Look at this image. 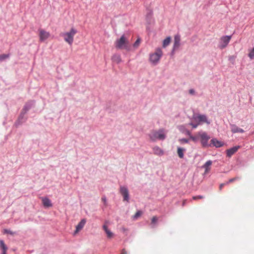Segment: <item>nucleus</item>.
<instances>
[{"label": "nucleus", "instance_id": "1", "mask_svg": "<svg viewBox=\"0 0 254 254\" xmlns=\"http://www.w3.org/2000/svg\"><path fill=\"white\" fill-rule=\"evenodd\" d=\"M116 48L119 49H125L130 50L129 42L128 37L123 34L120 39L117 40L115 43Z\"/></svg>", "mask_w": 254, "mask_h": 254}, {"label": "nucleus", "instance_id": "2", "mask_svg": "<svg viewBox=\"0 0 254 254\" xmlns=\"http://www.w3.org/2000/svg\"><path fill=\"white\" fill-rule=\"evenodd\" d=\"M149 136L152 141H156L157 139L163 140L166 138V133L164 129L153 130L150 132Z\"/></svg>", "mask_w": 254, "mask_h": 254}, {"label": "nucleus", "instance_id": "3", "mask_svg": "<svg viewBox=\"0 0 254 254\" xmlns=\"http://www.w3.org/2000/svg\"><path fill=\"white\" fill-rule=\"evenodd\" d=\"M76 33V30L72 28L69 32L62 34V36L64 37V41L71 45L73 42V38Z\"/></svg>", "mask_w": 254, "mask_h": 254}, {"label": "nucleus", "instance_id": "4", "mask_svg": "<svg viewBox=\"0 0 254 254\" xmlns=\"http://www.w3.org/2000/svg\"><path fill=\"white\" fill-rule=\"evenodd\" d=\"M198 135L203 147H208L211 146V144L208 143V140L210 137L206 132L204 131L198 132Z\"/></svg>", "mask_w": 254, "mask_h": 254}, {"label": "nucleus", "instance_id": "5", "mask_svg": "<svg viewBox=\"0 0 254 254\" xmlns=\"http://www.w3.org/2000/svg\"><path fill=\"white\" fill-rule=\"evenodd\" d=\"M163 54L162 51L160 48L156 49L154 53L150 55V61L153 64H157L160 60Z\"/></svg>", "mask_w": 254, "mask_h": 254}, {"label": "nucleus", "instance_id": "6", "mask_svg": "<svg viewBox=\"0 0 254 254\" xmlns=\"http://www.w3.org/2000/svg\"><path fill=\"white\" fill-rule=\"evenodd\" d=\"M231 39V36H222L220 39L218 47L221 49H223L227 47Z\"/></svg>", "mask_w": 254, "mask_h": 254}, {"label": "nucleus", "instance_id": "7", "mask_svg": "<svg viewBox=\"0 0 254 254\" xmlns=\"http://www.w3.org/2000/svg\"><path fill=\"white\" fill-rule=\"evenodd\" d=\"M194 122L199 123V125L202 123H206L209 124L206 116L203 115H198L194 116L193 117Z\"/></svg>", "mask_w": 254, "mask_h": 254}, {"label": "nucleus", "instance_id": "8", "mask_svg": "<svg viewBox=\"0 0 254 254\" xmlns=\"http://www.w3.org/2000/svg\"><path fill=\"white\" fill-rule=\"evenodd\" d=\"M109 224V222L108 221H106L104 222V225H103V229L105 232L107 237L109 239L112 238L114 235V233L108 228V225Z\"/></svg>", "mask_w": 254, "mask_h": 254}, {"label": "nucleus", "instance_id": "9", "mask_svg": "<svg viewBox=\"0 0 254 254\" xmlns=\"http://www.w3.org/2000/svg\"><path fill=\"white\" fill-rule=\"evenodd\" d=\"M39 38L41 41H44L47 39L50 36L49 32H47L44 29H40L39 30Z\"/></svg>", "mask_w": 254, "mask_h": 254}, {"label": "nucleus", "instance_id": "10", "mask_svg": "<svg viewBox=\"0 0 254 254\" xmlns=\"http://www.w3.org/2000/svg\"><path fill=\"white\" fill-rule=\"evenodd\" d=\"M120 192L124 197V200L128 202L129 200V195L127 189L125 187H121Z\"/></svg>", "mask_w": 254, "mask_h": 254}, {"label": "nucleus", "instance_id": "11", "mask_svg": "<svg viewBox=\"0 0 254 254\" xmlns=\"http://www.w3.org/2000/svg\"><path fill=\"white\" fill-rule=\"evenodd\" d=\"M240 148L239 146H236L227 149L226 151L227 156L229 157H231L234 154H235Z\"/></svg>", "mask_w": 254, "mask_h": 254}, {"label": "nucleus", "instance_id": "12", "mask_svg": "<svg viewBox=\"0 0 254 254\" xmlns=\"http://www.w3.org/2000/svg\"><path fill=\"white\" fill-rule=\"evenodd\" d=\"M86 219H83L78 224V225L76 227V230L74 232V234L77 233L80 230H81L83 227L84 226L86 223Z\"/></svg>", "mask_w": 254, "mask_h": 254}, {"label": "nucleus", "instance_id": "13", "mask_svg": "<svg viewBox=\"0 0 254 254\" xmlns=\"http://www.w3.org/2000/svg\"><path fill=\"white\" fill-rule=\"evenodd\" d=\"M181 38L179 35H176L174 37V43L173 46V50L178 48L180 45Z\"/></svg>", "mask_w": 254, "mask_h": 254}, {"label": "nucleus", "instance_id": "14", "mask_svg": "<svg viewBox=\"0 0 254 254\" xmlns=\"http://www.w3.org/2000/svg\"><path fill=\"white\" fill-rule=\"evenodd\" d=\"M43 204L45 207H50L52 206V204L51 200L46 197H41Z\"/></svg>", "mask_w": 254, "mask_h": 254}, {"label": "nucleus", "instance_id": "15", "mask_svg": "<svg viewBox=\"0 0 254 254\" xmlns=\"http://www.w3.org/2000/svg\"><path fill=\"white\" fill-rule=\"evenodd\" d=\"M153 151L154 154L158 156H162L164 154L163 150L158 146L153 147Z\"/></svg>", "mask_w": 254, "mask_h": 254}, {"label": "nucleus", "instance_id": "16", "mask_svg": "<svg viewBox=\"0 0 254 254\" xmlns=\"http://www.w3.org/2000/svg\"><path fill=\"white\" fill-rule=\"evenodd\" d=\"M211 144L216 147H221L223 145V143L218 140L216 138H213L211 140Z\"/></svg>", "mask_w": 254, "mask_h": 254}, {"label": "nucleus", "instance_id": "17", "mask_svg": "<svg viewBox=\"0 0 254 254\" xmlns=\"http://www.w3.org/2000/svg\"><path fill=\"white\" fill-rule=\"evenodd\" d=\"M231 129L232 132L233 133H237V132L243 133L244 132V130L243 129L238 127L237 126H236V125H233L231 126Z\"/></svg>", "mask_w": 254, "mask_h": 254}, {"label": "nucleus", "instance_id": "18", "mask_svg": "<svg viewBox=\"0 0 254 254\" xmlns=\"http://www.w3.org/2000/svg\"><path fill=\"white\" fill-rule=\"evenodd\" d=\"M211 164L212 161L209 160L203 165L202 167L205 169V173H207L210 171Z\"/></svg>", "mask_w": 254, "mask_h": 254}, {"label": "nucleus", "instance_id": "19", "mask_svg": "<svg viewBox=\"0 0 254 254\" xmlns=\"http://www.w3.org/2000/svg\"><path fill=\"white\" fill-rule=\"evenodd\" d=\"M0 246L2 250V254H6L7 250V247L5 245L4 242L2 240H0Z\"/></svg>", "mask_w": 254, "mask_h": 254}, {"label": "nucleus", "instance_id": "20", "mask_svg": "<svg viewBox=\"0 0 254 254\" xmlns=\"http://www.w3.org/2000/svg\"><path fill=\"white\" fill-rule=\"evenodd\" d=\"M112 60L116 63H120L121 62V56L119 55H114L112 58Z\"/></svg>", "mask_w": 254, "mask_h": 254}, {"label": "nucleus", "instance_id": "21", "mask_svg": "<svg viewBox=\"0 0 254 254\" xmlns=\"http://www.w3.org/2000/svg\"><path fill=\"white\" fill-rule=\"evenodd\" d=\"M171 42V37H168L164 40L163 42V47L165 48L166 46L169 45Z\"/></svg>", "mask_w": 254, "mask_h": 254}, {"label": "nucleus", "instance_id": "22", "mask_svg": "<svg viewBox=\"0 0 254 254\" xmlns=\"http://www.w3.org/2000/svg\"><path fill=\"white\" fill-rule=\"evenodd\" d=\"M185 149L183 148H182L181 147H178L177 150V153L178 154V156L180 158H183L184 157V151Z\"/></svg>", "mask_w": 254, "mask_h": 254}, {"label": "nucleus", "instance_id": "23", "mask_svg": "<svg viewBox=\"0 0 254 254\" xmlns=\"http://www.w3.org/2000/svg\"><path fill=\"white\" fill-rule=\"evenodd\" d=\"M190 137L193 141L196 142L199 139L198 132H197L194 136L190 134Z\"/></svg>", "mask_w": 254, "mask_h": 254}, {"label": "nucleus", "instance_id": "24", "mask_svg": "<svg viewBox=\"0 0 254 254\" xmlns=\"http://www.w3.org/2000/svg\"><path fill=\"white\" fill-rule=\"evenodd\" d=\"M142 214V212L140 210L137 211L136 213L132 216V218L134 220L137 219L138 217H139Z\"/></svg>", "mask_w": 254, "mask_h": 254}, {"label": "nucleus", "instance_id": "25", "mask_svg": "<svg viewBox=\"0 0 254 254\" xmlns=\"http://www.w3.org/2000/svg\"><path fill=\"white\" fill-rule=\"evenodd\" d=\"M140 43V39L138 38L136 41L134 42V43L133 45V47L134 48H137L139 47Z\"/></svg>", "mask_w": 254, "mask_h": 254}, {"label": "nucleus", "instance_id": "26", "mask_svg": "<svg viewBox=\"0 0 254 254\" xmlns=\"http://www.w3.org/2000/svg\"><path fill=\"white\" fill-rule=\"evenodd\" d=\"M3 233L4 234H9L10 235H14L15 234V232H13L10 230H8V229H4L3 230Z\"/></svg>", "mask_w": 254, "mask_h": 254}, {"label": "nucleus", "instance_id": "27", "mask_svg": "<svg viewBox=\"0 0 254 254\" xmlns=\"http://www.w3.org/2000/svg\"><path fill=\"white\" fill-rule=\"evenodd\" d=\"M240 179V177H236L235 178H232V179H230L227 182H226V184L228 185L229 184V183H233V182H234L235 181H236V180H239Z\"/></svg>", "mask_w": 254, "mask_h": 254}, {"label": "nucleus", "instance_id": "28", "mask_svg": "<svg viewBox=\"0 0 254 254\" xmlns=\"http://www.w3.org/2000/svg\"><path fill=\"white\" fill-rule=\"evenodd\" d=\"M9 57L8 55L2 54L0 55V61H2L8 58Z\"/></svg>", "mask_w": 254, "mask_h": 254}, {"label": "nucleus", "instance_id": "29", "mask_svg": "<svg viewBox=\"0 0 254 254\" xmlns=\"http://www.w3.org/2000/svg\"><path fill=\"white\" fill-rule=\"evenodd\" d=\"M249 57L251 59H253L254 58V48L251 50V51L249 54Z\"/></svg>", "mask_w": 254, "mask_h": 254}, {"label": "nucleus", "instance_id": "30", "mask_svg": "<svg viewBox=\"0 0 254 254\" xmlns=\"http://www.w3.org/2000/svg\"><path fill=\"white\" fill-rule=\"evenodd\" d=\"M158 221V218L157 216H153L151 219V224H155Z\"/></svg>", "mask_w": 254, "mask_h": 254}, {"label": "nucleus", "instance_id": "31", "mask_svg": "<svg viewBox=\"0 0 254 254\" xmlns=\"http://www.w3.org/2000/svg\"><path fill=\"white\" fill-rule=\"evenodd\" d=\"M31 107V105H29V104H27L24 106L23 110L25 112H26L27 111H28Z\"/></svg>", "mask_w": 254, "mask_h": 254}, {"label": "nucleus", "instance_id": "32", "mask_svg": "<svg viewBox=\"0 0 254 254\" xmlns=\"http://www.w3.org/2000/svg\"><path fill=\"white\" fill-rule=\"evenodd\" d=\"M204 197L203 195H197V196H193L192 197V199L193 200H196V199H202Z\"/></svg>", "mask_w": 254, "mask_h": 254}, {"label": "nucleus", "instance_id": "33", "mask_svg": "<svg viewBox=\"0 0 254 254\" xmlns=\"http://www.w3.org/2000/svg\"><path fill=\"white\" fill-rule=\"evenodd\" d=\"M190 125L194 128H196L199 125V123H196V124H193V123H190Z\"/></svg>", "mask_w": 254, "mask_h": 254}, {"label": "nucleus", "instance_id": "34", "mask_svg": "<svg viewBox=\"0 0 254 254\" xmlns=\"http://www.w3.org/2000/svg\"><path fill=\"white\" fill-rule=\"evenodd\" d=\"M189 141V140L187 139H185V138H183V139H180V142L182 143H188Z\"/></svg>", "mask_w": 254, "mask_h": 254}, {"label": "nucleus", "instance_id": "35", "mask_svg": "<svg viewBox=\"0 0 254 254\" xmlns=\"http://www.w3.org/2000/svg\"><path fill=\"white\" fill-rule=\"evenodd\" d=\"M227 185V184H226V183H223V184H220V186H219V190H222V189L223 187L225 185Z\"/></svg>", "mask_w": 254, "mask_h": 254}, {"label": "nucleus", "instance_id": "36", "mask_svg": "<svg viewBox=\"0 0 254 254\" xmlns=\"http://www.w3.org/2000/svg\"><path fill=\"white\" fill-rule=\"evenodd\" d=\"M121 254H127V252L125 249H123L122 251Z\"/></svg>", "mask_w": 254, "mask_h": 254}, {"label": "nucleus", "instance_id": "37", "mask_svg": "<svg viewBox=\"0 0 254 254\" xmlns=\"http://www.w3.org/2000/svg\"><path fill=\"white\" fill-rule=\"evenodd\" d=\"M189 93H190V94H194V90H193V89H190V90H189Z\"/></svg>", "mask_w": 254, "mask_h": 254}, {"label": "nucleus", "instance_id": "38", "mask_svg": "<svg viewBox=\"0 0 254 254\" xmlns=\"http://www.w3.org/2000/svg\"><path fill=\"white\" fill-rule=\"evenodd\" d=\"M102 201H103L104 202H106V198H102Z\"/></svg>", "mask_w": 254, "mask_h": 254}, {"label": "nucleus", "instance_id": "39", "mask_svg": "<svg viewBox=\"0 0 254 254\" xmlns=\"http://www.w3.org/2000/svg\"><path fill=\"white\" fill-rule=\"evenodd\" d=\"M186 202V200H184L183 201V205H184L185 204Z\"/></svg>", "mask_w": 254, "mask_h": 254}, {"label": "nucleus", "instance_id": "40", "mask_svg": "<svg viewBox=\"0 0 254 254\" xmlns=\"http://www.w3.org/2000/svg\"><path fill=\"white\" fill-rule=\"evenodd\" d=\"M122 229H123V230L124 231H126V230H127V229H126V228H122Z\"/></svg>", "mask_w": 254, "mask_h": 254}]
</instances>
